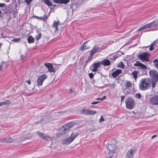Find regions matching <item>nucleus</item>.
<instances>
[{"label": "nucleus", "mask_w": 158, "mask_h": 158, "mask_svg": "<svg viewBox=\"0 0 158 158\" xmlns=\"http://www.w3.org/2000/svg\"><path fill=\"white\" fill-rule=\"evenodd\" d=\"M152 82L148 78L142 79L140 81L139 87L140 89L144 90L151 87Z\"/></svg>", "instance_id": "obj_1"}, {"label": "nucleus", "mask_w": 158, "mask_h": 158, "mask_svg": "<svg viewBox=\"0 0 158 158\" xmlns=\"http://www.w3.org/2000/svg\"><path fill=\"white\" fill-rule=\"evenodd\" d=\"M149 73L151 78L152 87L154 88L156 83L158 82V72L155 70H151L149 71Z\"/></svg>", "instance_id": "obj_2"}, {"label": "nucleus", "mask_w": 158, "mask_h": 158, "mask_svg": "<svg viewBox=\"0 0 158 158\" xmlns=\"http://www.w3.org/2000/svg\"><path fill=\"white\" fill-rule=\"evenodd\" d=\"M74 125L72 122H70L62 126L59 129V131L60 135H63L68 131Z\"/></svg>", "instance_id": "obj_3"}, {"label": "nucleus", "mask_w": 158, "mask_h": 158, "mask_svg": "<svg viewBox=\"0 0 158 158\" xmlns=\"http://www.w3.org/2000/svg\"><path fill=\"white\" fill-rule=\"evenodd\" d=\"M126 107L129 109H133L135 106V102L134 100L131 98L129 97L126 99L125 101Z\"/></svg>", "instance_id": "obj_4"}, {"label": "nucleus", "mask_w": 158, "mask_h": 158, "mask_svg": "<svg viewBox=\"0 0 158 158\" xmlns=\"http://www.w3.org/2000/svg\"><path fill=\"white\" fill-rule=\"evenodd\" d=\"M158 26V20L153 21L146 25H144L140 27L137 30V31H140L145 28H149L151 27L157 26Z\"/></svg>", "instance_id": "obj_5"}, {"label": "nucleus", "mask_w": 158, "mask_h": 158, "mask_svg": "<svg viewBox=\"0 0 158 158\" xmlns=\"http://www.w3.org/2000/svg\"><path fill=\"white\" fill-rule=\"evenodd\" d=\"M136 149L135 148H131L128 151L125 155L126 158H133L134 155L136 152Z\"/></svg>", "instance_id": "obj_6"}, {"label": "nucleus", "mask_w": 158, "mask_h": 158, "mask_svg": "<svg viewBox=\"0 0 158 158\" xmlns=\"http://www.w3.org/2000/svg\"><path fill=\"white\" fill-rule=\"evenodd\" d=\"M47 77V76L46 74H43L39 77L37 80V85L38 86H42L44 81Z\"/></svg>", "instance_id": "obj_7"}, {"label": "nucleus", "mask_w": 158, "mask_h": 158, "mask_svg": "<svg viewBox=\"0 0 158 158\" xmlns=\"http://www.w3.org/2000/svg\"><path fill=\"white\" fill-rule=\"evenodd\" d=\"M149 54L146 52L142 53L138 56L139 59L142 61H148Z\"/></svg>", "instance_id": "obj_8"}, {"label": "nucleus", "mask_w": 158, "mask_h": 158, "mask_svg": "<svg viewBox=\"0 0 158 158\" xmlns=\"http://www.w3.org/2000/svg\"><path fill=\"white\" fill-rule=\"evenodd\" d=\"M149 101L152 105H158V95L150 98Z\"/></svg>", "instance_id": "obj_9"}, {"label": "nucleus", "mask_w": 158, "mask_h": 158, "mask_svg": "<svg viewBox=\"0 0 158 158\" xmlns=\"http://www.w3.org/2000/svg\"><path fill=\"white\" fill-rule=\"evenodd\" d=\"M101 66V64L100 62H97L96 63H94L92 65V66L91 67V68H92L91 69V70L92 72H97L99 73V71L97 72L98 69V68L99 67Z\"/></svg>", "instance_id": "obj_10"}, {"label": "nucleus", "mask_w": 158, "mask_h": 158, "mask_svg": "<svg viewBox=\"0 0 158 158\" xmlns=\"http://www.w3.org/2000/svg\"><path fill=\"white\" fill-rule=\"evenodd\" d=\"M158 48V38L152 42L149 48V50L152 51L154 49Z\"/></svg>", "instance_id": "obj_11"}, {"label": "nucleus", "mask_w": 158, "mask_h": 158, "mask_svg": "<svg viewBox=\"0 0 158 158\" xmlns=\"http://www.w3.org/2000/svg\"><path fill=\"white\" fill-rule=\"evenodd\" d=\"M36 134L41 138L45 140H49L51 139V138L47 135L43 134L42 133H41L39 131L36 132Z\"/></svg>", "instance_id": "obj_12"}, {"label": "nucleus", "mask_w": 158, "mask_h": 158, "mask_svg": "<svg viewBox=\"0 0 158 158\" xmlns=\"http://www.w3.org/2000/svg\"><path fill=\"white\" fill-rule=\"evenodd\" d=\"M17 6L16 4H13L10 6L9 10V12L11 14H15L18 12V9L17 8Z\"/></svg>", "instance_id": "obj_13"}, {"label": "nucleus", "mask_w": 158, "mask_h": 158, "mask_svg": "<svg viewBox=\"0 0 158 158\" xmlns=\"http://www.w3.org/2000/svg\"><path fill=\"white\" fill-rule=\"evenodd\" d=\"M45 65L48 68V71L50 72L55 73L56 72L55 68H54L52 64L49 63H45Z\"/></svg>", "instance_id": "obj_14"}, {"label": "nucleus", "mask_w": 158, "mask_h": 158, "mask_svg": "<svg viewBox=\"0 0 158 158\" xmlns=\"http://www.w3.org/2000/svg\"><path fill=\"white\" fill-rule=\"evenodd\" d=\"M107 149L112 153H114L116 149V146L114 144H108L106 146Z\"/></svg>", "instance_id": "obj_15"}, {"label": "nucleus", "mask_w": 158, "mask_h": 158, "mask_svg": "<svg viewBox=\"0 0 158 158\" xmlns=\"http://www.w3.org/2000/svg\"><path fill=\"white\" fill-rule=\"evenodd\" d=\"M59 21L58 20L57 21H54L52 26V30L56 32L58 30V25H59Z\"/></svg>", "instance_id": "obj_16"}, {"label": "nucleus", "mask_w": 158, "mask_h": 158, "mask_svg": "<svg viewBox=\"0 0 158 158\" xmlns=\"http://www.w3.org/2000/svg\"><path fill=\"white\" fill-rule=\"evenodd\" d=\"M55 3H60V4H64L66 5L68 3L70 0H52Z\"/></svg>", "instance_id": "obj_17"}, {"label": "nucleus", "mask_w": 158, "mask_h": 158, "mask_svg": "<svg viewBox=\"0 0 158 158\" xmlns=\"http://www.w3.org/2000/svg\"><path fill=\"white\" fill-rule=\"evenodd\" d=\"M99 62L101 65L102 64L104 66H108L110 64V61L109 60L106 59Z\"/></svg>", "instance_id": "obj_18"}, {"label": "nucleus", "mask_w": 158, "mask_h": 158, "mask_svg": "<svg viewBox=\"0 0 158 158\" xmlns=\"http://www.w3.org/2000/svg\"><path fill=\"white\" fill-rule=\"evenodd\" d=\"M134 65L135 66L139 67L141 69H146V66L145 65L140 63L138 61H136V63L134 64Z\"/></svg>", "instance_id": "obj_19"}, {"label": "nucleus", "mask_w": 158, "mask_h": 158, "mask_svg": "<svg viewBox=\"0 0 158 158\" xmlns=\"http://www.w3.org/2000/svg\"><path fill=\"white\" fill-rule=\"evenodd\" d=\"M100 48L99 47H95L89 53V55H91L92 56H93L98 51H100Z\"/></svg>", "instance_id": "obj_20"}, {"label": "nucleus", "mask_w": 158, "mask_h": 158, "mask_svg": "<svg viewBox=\"0 0 158 158\" xmlns=\"http://www.w3.org/2000/svg\"><path fill=\"white\" fill-rule=\"evenodd\" d=\"M122 71L121 69H118L113 72L112 73V76L114 78H116L119 73H121Z\"/></svg>", "instance_id": "obj_21"}, {"label": "nucleus", "mask_w": 158, "mask_h": 158, "mask_svg": "<svg viewBox=\"0 0 158 158\" xmlns=\"http://www.w3.org/2000/svg\"><path fill=\"white\" fill-rule=\"evenodd\" d=\"M13 139L10 138H5L1 139V141L2 142L6 143H10L13 142Z\"/></svg>", "instance_id": "obj_22"}, {"label": "nucleus", "mask_w": 158, "mask_h": 158, "mask_svg": "<svg viewBox=\"0 0 158 158\" xmlns=\"http://www.w3.org/2000/svg\"><path fill=\"white\" fill-rule=\"evenodd\" d=\"M72 141L73 140H72L70 137H68L63 140V143L64 144L68 145L70 144Z\"/></svg>", "instance_id": "obj_23"}, {"label": "nucleus", "mask_w": 158, "mask_h": 158, "mask_svg": "<svg viewBox=\"0 0 158 158\" xmlns=\"http://www.w3.org/2000/svg\"><path fill=\"white\" fill-rule=\"evenodd\" d=\"M49 117L46 115H44L43 117V118L41 119V122L43 123H47L49 122Z\"/></svg>", "instance_id": "obj_24"}, {"label": "nucleus", "mask_w": 158, "mask_h": 158, "mask_svg": "<svg viewBox=\"0 0 158 158\" xmlns=\"http://www.w3.org/2000/svg\"><path fill=\"white\" fill-rule=\"evenodd\" d=\"M118 55H115L112 56V54H110L109 55L108 58L110 60H114L118 57Z\"/></svg>", "instance_id": "obj_25"}, {"label": "nucleus", "mask_w": 158, "mask_h": 158, "mask_svg": "<svg viewBox=\"0 0 158 158\" xmlns=\"http://www.w3.org/2000/svg\"><path fill=\"white\" fill-rule=\"evenodd\" d=\"M78 135L77 134L74 132H72V134H71V136L69 137L72 140H73V141L74 140V139H75V138L77 137V136Z\"/></svg>", "instance_id": "obj_26"}, {"label": "nucleus", "mask_w": 158, "mask_h": 158, "mask_svg": "<svg viewBox=\"0 0 158 158\" xmlns=\"http://www.w3.org/2000/svg\"><path fill=\"white\" fill-rule=\"evenodd\" d=\"M131 74L133 76V77L134 78L135 81H136L138 75V72L134 71L132 72Z\"/></svg>", "instance_id": "obj_27"}, {"label": "nucleus", "mask_w": 158, "mask_h": 158, "mask_svg": "<svg viewBox=\"0 0 158 158\" xmlns=\"http://www.w3.org/2000/svg\"><path fill=\"white\" fill-rule=\"evenodd\" d=\"M88 109H83L80 110V113L82 114L88 115Z\"/></svg>", "instance_id": "obj_28"}, {"label": "nucleus", "mask_w": 158, "mask_h": 158, "mask_svg": "<svg viewBox=\"0 0 158 158\" xmlns=\"http://www.w3.org/2000/svg\"><path fill=\"white\" fill-rule=\"evenodd\" d=\"M41 1L42 2H44L48 6H52V3L51 2H50L49 1V0H41Z\"/></svg>", "instance_id": "obj_29"}, {"label": "nucleus", "mask_w": 158, "mask_h": 158, "mask_svg": "<svg viewBox=\"0 0 158 158\" xmlns=\"http://www.w3.org/2000/svg\"><path fill=\"white\" fill-rule=\"evenodd\" d=\"M10 104V102L9 100H6L3 102H0V106L4 105H9Z\"/></svg>", "instance_id": "obj_30"}, {"label": "nucleus", "mask_w": 158, "mask_h": 158, "mask_svg": "<svg viewBox=\"0 0 158 158\" xmlns=\"http://www.w3.org/2000/svg\"><path fill=\"white\" fill-rule=\"evenodd\" d=\"M27 40L28 43H31L34 42V40L31 36H29L27 38Z\"/></svg>", "instance_id": "obj_31"}, {"label": "nucleus", "mask_w": 158, "mask_h": 158, "mask_svg": "<svg viewBox=\"0 0 158 158\" xmlns=\"http://www.w3.org/2000/svg\"><path fill=\"white\" fill-rule=\"evenodd\" d=\"M97 112L94 110H92L88 109V115H93L96 114Z\"/></svg>", "instance_id": "obj_32"}, {"label": "nucleus", "mask_w": 158, "mask_h": 158, "mask_svg": "<svg viewBox=\"0 0 158 158\" xmlns=\"http://www.w3.org/2000/svg\"><path fill=\"white\" fill-rule=\"evenodd\" d=\"M87 41L84 42L83 44V45L80 48V49L82 51H84V50H85V49H87L88 48H89L87 47H86L85 46V43H87Z\"/></svg>", "instance_id": "obj_33"}, {"label": "nucleus", "mask_w": 158, "mask_h": 158, "mask_svg": "<svg viewBox=\"0 0 158 158\" xmlns=\"http://www.w3.org/2000/svg\"><path fill=\"white\" fill-rule=\"evenodd\" d=\"M131 83L129 81H127L125 84V86L126 87L129 88L131 86Z\"/></svg>", "instance_id": "obj_34"}, {"label": "nucleus", "mask_w": 158, "mask_h": 158, "mask_svg": "<svg viewBox=\"0 0 158 158\" xmlns=\"http://www.w3.org/2000/svg\"><path fill=\"white\" fill-rule=\"evenodd\" d=\"M155 66L158 69V60L157 59H155L153 60Z\"/></svg>", "instance_id": "obj_35"}, {"label": "nucleus", "mask_w": 158, "mask_h": 158, "mask_svg": "<svg viewBox=\"0 0 158 158\" xmlns=\"http://www.w3.org/2000/svg\"><path fill=\"white\" fill-rule=\"evenodd\" d=\"M37 32L38 33V34L35 36V38L36 39L38 40L40 38L41 36V34L40 33H39L38 31H37Z\"/></svg>", "instance_id": "obj_36"}, {"label": "nucleus", "mask_w": 158, "mask_h": 158, "mask_svg": "<svg viewBox=\"0 0 158 158\" xmlns=\"http://www.w3.org/2000/svg\"><path fill=\"white\" fill-rule=\"evenodd\" d=\"M93 56H91V55H89V56L88 57V59H87V60L85 61V63L86 64L92 58Z\"/></svg>", "instance_id": "obj_37"}, {"label": "nucleus", "mask_w": 158, "mask_h": 158, "mask_svg": "<svg viewBox=\"0 0 158 158\" xmlns=\"http://www.w3.org/2000/svg\"><path fill=\"white\" fill-rule=\"evenodd\" d=\"M20 38H14L13 40H11V41L13 42H18L19 41H20Z\"/></svg>", "instance_id": "obj_38"}, {"label": "nucleus", "mask_w": 158, "mask_h": 158, "mask_svg": "<svg viewBox=\"0 0 158 158\" xmlns=\"http://www.w3.org/2000/svg\"><path fill=\"white\" fill-rule=\"evenodd\" d=\"M42 17L43 18H41L42 20H45L47 19L48 17V16L46 14H44V16L43 17Z\"/></svg>", "instance_id": "obj_39"}, {"label": "nucleus", "mask_w": 158, "mask_h": 158, "mask_svg": "<svg viewBox=\"0 0 158 158\" xmlns=\"http://www.w3.org/2000/svg\"><path fill=\"white\" fill-rule=\"evenodd\" d=\"M118 66L119 67L124 68V67L125 66V65L123 64V63L122 62H121L119 64V65H118Z\"/></svg>", "instance_id": "obj_40"}, {"label": "nucleus", "mask_w": 158, "mask_h": 158, "mask_svg": "<svg viewBox=\"0 0 158 158\" xmlns=\"http://www.w3.org/2000/svg\"><path fill=\"white\" fill-rule=\"evenodd\" d=\"M135 96L137 98L140 99L141 98V94L139 93H137L135 94Z\"/></svg>", "instance_id": "obj_41"}, {"label": "nucleus", "mask_w": 158, "mask_h": 158, "mask_svg": "<svg viewBox=\"0 0 158 158\" xmlns=\"http://www.w3.org/2000/svg\"><path fill=\"white\" fill-rule=\"evenodd\" d=\"M6 5L4 3H0V8L5 7Z\"/></svg>", "instance_id": "obj_42"}, {"label": "nucleus", "mask_w": 158, "mask_h": 158, "mask_svg": "<svg viewBox=\"0 0 158 158\" xmlns=\"http://www.w3.org/2000/svg\"><path fill=\"white\" fill-rule=\"evenodd\" d=\"M95 129V127L94 126H92L90 128L89 130L91 132H92Z\"/></svg>", "instance_id": "obj_43"}, {"label": "nucleus", "mask_w": 158, "mask_h": 158, "mask_svg": "<svg viewBox=\"0 0 158 158\" xmlns=\"http://www.w3.org/2000/svg\"><path fill=\"white\" fill-rule=\"evenodd\" d=\"M104 120V118L102 116H101V118L99 120V122L100 123H102V122H103Z\"/></svg>", "instance_id": "obj_44"}, {"label": "nucleus", "mask_w": 158, "mask_h": 158, "mask_svg": "<svg viewBox=\"0 0 158 158\" xmlns=\"http://www.w3.org/2000/svg\"><path fill=\"white\" fill-rule=\"evenodd\" d=\"M89 75L90 78L92 79L94 77V74L92 73H89Z\"/></svg>", "instance_id": "obj_45"}, {"label": "nucleus", "mask_w": 158, "mask_h": 158, "mask_svg": "<svg viewBox=\"0 0 158 158\" xmlns=\"http://www.w3.org/2000/svg\"><path fill=\"white\" fill-rule=\"evenodd\" d=\"M32 1V0H25L26 2L27 3V5H29Z\"/></svg>", "instance_id": "obj_46"}, {"label": "nucleus", "mask_w": 158, "mask_h": 158, "mask_svg": "<svg viewBox=\"0 0 158 158\" xmlns=\"http://www.w3.org/2000/svg\"><path fill=\"white\" fill-rule=\"evenodd\" d=\"M124 98H125L124 96H121V102L123 101V100L124 99Z\"/></svg>", "instance_id": "obj_47"}, {"label": "nucleus", "mask_w": 158, "mask_h": 158, "mask_svg": "<svg viewBox=\"0 0 158 158\" xmlns=\"http://www.w3.org/2000/svg\"><path fill=\"white\" fill-rule=\"evenodd\" d=\"M99 102H92V103H91V104H93V105H94V104H98V103Z\"/></svg>", "instance_id": "obj_48"}, {"label": "nucleus", "mask_w": 158, "mask_h": 158, "mask_svg": "<svg viewBox=\"0 0 158 158\" xmlns=\"http://www.w3.org/2000/svg\"><path fill=\"white\" fill-rule=\"evenodd\" d=\"M27 83L28 84V85H30L31 84V81L29 80H27L26 81Z\"/></svg>", "instance_id": "obj_49"}, {"label": "nucleus", "mask_w": 158, "mask_h": 158, "mask_svg": "<svg viewBox=\"0 0 158 158\" xmlns=\"http://www.w3.org/2000/svg\"><path fill=\"white\" fill-rule=\"evenodd\" d=\"M21 60L23 59L25 57L24 56H23V55H21L20 56Z\"/></svg>", "instance_id": "obj_50"}, {"label": "nucleus", "mask_w": 158, "mask_h": 158, "mask_svg": "<svg viewBox=\"0 0 158 158\" xmlns=\"http://www.w3.org/2000/svg\"><path fill=\"white\" fill-rule=\"evenodd\" d=\"M106 98V96H104L102 98H101V100H102L103 99H105Z\"/></svg>", "instance_id": "obj_51"}, {"label": "nucleus", "mask_w": 158, "mask_h": 158, "mask_svg": "<svg viewBox=\"0 0 158 158\" xmlns=\"http://www.w3.org/2000/svg\"><path fill=\"white\" fill-rule=\"evenodd\" d=\"M36 18H38V19H41L42 20V18H43L42 17H38V16H36Z\"/></svg>", "instance_id": "obj_52"}, {"label": "nucleus", "mask_w": 158, "mask_h": 158, "mask_svg": "<svg viewBox=\"0 0 158 158\" xmlns=\"http://www.w3.org/2000/svg\"><path fill=\"white\" fill-rule=\"evenodd\" d=\"M156 135H153V136H152V137H151V138H152V139H153L155 137H156Z\"/></svg>", "instance_id": "obj_53"}, {"label": "nucleus", "mask_w": 158, "mask_h": 158, "mask_svg": "<svg viewBox=\"0 0 158 158\" xmlns=\"http://www.w3.org/2000/svg\"><path fill=\"white\" fill-rule=\"evenodd\" d=\"M96 99L97 100H100L101 101H102L101 100V98H97Z\"/></svg>", "instance_id": "obj_54"}, {"label": "nucleus", "mask_w": 158, "mask_h": 158, "mask_svg": "<svg viewBox=\"0 0 158 158\" xmlns=\"http://www.w3.org/2000/svg\"><path fill=\"white\" fill-rule=\"evenodd\" d=\"M69 92H72V90L71 89H70L69 90Z\"/></svg>", "instance_id": "obj_55"}, {"label": "nucleus", "mask_w": 158, "mask_h": 158, "mask_svg": "<svg viewBox=\"0 0 158 158\" xmlns=\"http://www.w3.org/2000/svg\"><path fill=\"white\" fill-rule=\"evenodd\" d=\"M2 69V66H0V70H1Z\"/></svg>", "instance_id": "obj_56"}, {"label": "nucleus", "mask_w": 158, "mask_h": 158, "mask_svg": "<svg viewBox=\"0 0 158 158\" xmlns=\"http://www.w3.org/2000/svg\"><path fill=\"white\" fill-rule=\"evenodd\" d=\"M107 158H112V157L111 156H109L107 157Z\"/></svg>", "instance_id": "obj_57"}, {"label": "nucleus", "mask_w": 158, "mask_h": 158, "mask_svg": "<svg viewBox=\"0 0 158 158\" xmlns=\"http://www.w3.org/2000/svg\"><path fill=\"white\" fill-rule=\"evenodd\" d=\"M15 136L14 137V140H15L16 139V138H15Z\"/></svg>", "instance_id": "obj_58"}, {"label": "nucleus", "mask_w": 158, "mask_h": 158, "mask_svg": "<svg viewBox=\"0 0 158 158\" xmlns=\"http://www.w3.org/2000/svg\"><path fill=\"white\" fill-rule=\"evenodd\" d=\"M8 1H9V0H7Z\"/></svg>", "instance_id": "obj_59"}]
</instances>
